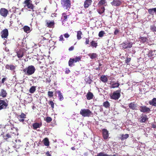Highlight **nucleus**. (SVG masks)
<instances>
[{"label": "nucleus", "instance_id": "obj_24", "mask_svg": "<svg viewBox=\"0 0 156 156\" xmlns=\"http://www.w3.org/2000/svg\"><path fill=\"white\" fill-rule=\"evenodd\" d=\"M107 2L106 0H101L99 1L98 4V7L102 6V5L105 6V4H106Z\"/></svg>", "mask_w": 156, "mask_h": 156}, {"label": "nucleus", "instance_id": "obj_18", "mask_svg": "<svg viewBox=\"0 0 156 156\" xmlns=\"http://www.w3.org/2000/svg\"><path fill=\"white\" fill-rule=\"evenodd\" d=\"M8 106V104L5 101L0 100V110L5 108Z\"/></svg>", "mask_w": 156, "mask_h": 156}, {"label": "nucleus", "instance_id": "obj_25", "mask_svg": "<svg viewBox=\"0 0 156 156\" xmlns=\"http://www.w3.org/2000/svg\"><path fill=\"white\" fill-rule=\"evenodd\" d=\"M95 156H117L116 154L113 155H109L103 152H101L98 153L97 155Z\"/></svg>", "mask_w": 156, "mask_h": 156}, {"label": "nucleus", "instance_id": "obj_52", "mask_svg": "<svg viewBox=\"0 0 156 156\" xmlns=\"http://www.w3.org/2000/svg\"><path fill=\"white\" fill-rule=\"evenodd\" d=\"M119 30L118 29H115V30L114 33V35H117L119 33Z\"/></svg>", "mask_w": 156, "mask_h": 156}, {"label": "nucleus", "instance_id": "obj_56", "mask_svg": "<svg viewBox=\"0 0 156 156\" xmlns=\"http://www.w3.org/2000/svg\"><path fill=\"white\" fill-rule=\"evenodd\" d=\"M64 36L65 38H68L69 37V35L68 33H65L64 34Z\"/></svg>", "mask_w": 156, "mask_h": 156}, {"label": "nucleus", "instance_id": "obj_2", "mask_svg": "<svg viewBox=\"0 0 156 156\" xmlns=\"http://www.w3.org/2000/svg\"><path fill=\"white\" fill-rule=\"evenodd\" d=\"M31 0H25L23 2L25 7H27L29 11H32L33 12L35 11V6L32 3Z\"/></svg>", "mask_w": 156, "mask_h": 156}, {"label": "nucleus", "instance_id": "obj_61", "mask_svg": "<svg viewBox=\"0 0 156 156\" xmlns=\"http://www.w3.org/2000/svg\"><path fill=\"white\" fill-rule=\"evenodd\" d=\"M56 14L55 13H53V14H51V16H52V17H53L54 16H56Z\"/></svg>", "mask_w": 156, "mask_h": 156}, {"label": "nucleus", "instance_id": "obj_28", "mask_svg": "<svg viewBox=\"0 0 156 156\" xmlns=\"http://www.w3.org/2000/svg\"><path fill=\"white\" fill-rule=\"evenodd\" d=\"M18 58H21L23 56L24 53L22 51H19L16 52Z\"/></svg>", "mask_w": 156, "mask_h": 156}, {"label": "nucleus", "instance_id": "obj_58", "mask_svg": "<svg viewBox=\"0 0 156 156\" xmlns=\"http://www.w3.org/2000/svg\"><path fill=\"white\" fill-rule=\"evenodd\" d=\"M73 49H74V47L71 46L69 49V51H71L73 50Z\"/></svg>", "mask_w": 156, "mask_h": 156}, {"label": "nucleus", "instance_id": "obj_27", "mask_svg": "<svg viewBox=\"0 0 156 156\" xmlns=\"http://www.w3.org/2000/svg\"><path fill=\"white\" fill-rule=\"evenodd\" d=\"M139 39L140 42L143 43H145L148 41V38L147 37H140Z\"/></svg>", "mask_w": 156, "mask_h": 156}, {"label": "nucleus", "instance_id": "obj_10", "mask_svg": "<svg viewBox=\"0 0 156 156\" xmlns=\"http://www.w3.org/2000/svg\"><path fill=\"white\" fill-rule=\"evenodd\" d=\"M8 13V11L6 9L2 8L0 9V14L2 16L6 17L7 16Z\"/></svg>", "mask_w": 156, "mask_h": 156}, {"label": "nucleus", "instance_id": "obj_26", "mask_svg": "<svg viewBox=\"0 0 156 156\" xmlns=\"http://www.w3.org/2000/svg\"><path fill=\"white\" fill-rule=\"evenodd\" d=\"M100 80L103 83H106L107 82L108 79L105 75H102L100 78Z\"/></svg>", "mask_w": 156, "mask_h": 156}, {"label": "nucleus", "instance_id": "obj_37", "mask_svg": "<svg viewBox=\"0 0 156 156\" xmlns=\"http://www.w3.org/2000/svg\"><path fill=\"white\" fill-rule=\"evenodd\" d=\"M85 82H86V84H90L91 83V82H92V80L89 77H87V78H86L85 79Z\"/></svg>", "mask_w": 156, "mask_h": 156}, {"label": "nucleus", "instance_id": "obj_62", "mask_svg": "<svg viewBox=\"0 0 156 156\" xmlns=\"http://www.w3.org/2000/svg\"><path fill=\"white\" fill-rule=\"evenodd\" d=\"M71 149L73 150H75V148L74 147H72L71 148Z\"/></svg>", "mask_w": 156, "mask_h": 156}, {"label": "nucleus", "instance_id": "obj_29", "mask_svg": "<svg viewBox=\"0 0 156 156\" xmlns=\"http://www.w3.org/2000/svg\"><path fill=\"white\" fill-rule=\"evenodd\" d=\"M141 119L140 120V122H145L148 119V118L147 117L146 115H145L141 117Z\"/></svg>", "mask_w": 156, "mask_h": 156}, {"label": "nucleus", "instance_id": "obj_16", "mask_svg": "<svg viewBox=\"0 0 156 156\" xmlns=\"http://www.w3.org/2000/svg\"><path fill=\"white\" fill-rule=\"evenodd\" d=\"M16 66L14 65L13 64H7L5 66V69L10 70L11 71H14L16 69Z\"/></svg>", "mask_w": 156, "mask_h": 156}, {"label": "nucleus", "instance_id": "obj_38", "mask_svg": "<svg viewBox=\"0 0 156 156\" xmlns=\"http://www.w3.org/2000/svg\"><path fill=\"white\" fill-rule=\"evenodd\" d=\"M36 90V87L34 86H33L31 87L30 90L29 92L31 93H33Z\"/></svg>", "mask_w": 156, "mask_h": 156}, {"label": "nucleus", "instance_id": "obj_43", "mask_svg": "<svg viewBox=\"0 0 156 156\" xmlns=\"http://www.w3.org/2000/svg\"><path fill=\"white\" fill-rule=\"evenodd\" d=\"M150 30L153 32H156V27L155 25L150 26Z\"/></svg>", "mask_w": 156, "mask_h": 156}, {"label": "nucleus", "instance_id": "obj_7", "mask_svg": "<svg viewBox=\"0 0 156 156\" xmlns=\"http://www.w3.org/2000/svg\"><path fill=\"white\" fill-rule=\"evenodd\" d=\"M16 115L20 122H24V119L26 118V115L24 113L22 112L20 115L17 114Z\"/></svg>", "mask_w": 156, "mask_h": 156}, {"label": "nucleus", "instance_id": "obj_17", "mask_svg": "<svg viewBox=\"0 0 156 156\" xmlns=\"http://www.w3.org/2000/svg\"><path fill=\"white\" fill-rule=\"evenodd\" d=\"M129 106L131 109L133 110H137L138 108L137 105L135 104L134 102L129 103Z\"/></svg>", "mask_w": 156, "mask_h": 156}, {"label": "nucleus", "instance_id": "obj_34", "mask_svg": "<svg viewBox=\"0 0 156 156\" xmlns=\"http://www.w3.org/2000/svg\"><path fill=\"white\" fill-rule=\"evenodd\" d=\"M88 55L91 59H94L97 57L98 55L95 53H93L89 54Z\"/></svg>", "mask_w": 156, "mask_h": 156}, {"label": "nucleus", "instance_id": "obj_31", "mask_svg": "<svg viewBox=\"0 0 156 156\" xmlns=\"http://www.w3.org/2000/svg\"><path fill=\"white\" fill-rule=\"evenodd\" d=\"M24 31L26 33H29L30 31V28L27 26H25L23 27Z\"/></svg>", "mask_w": 156, "mask_h": 156}, {"label": "nucleus", "instance_id": "obj_30", "mask_svg": "<svg viewBox=\"0 0 156 156\" xmlns=\"http://www.w3.org/2000/svg\"><path fill=\"white\" fill-rule=\"evenodd\" d=\"M149 102L150 105L156 106V98H153V99L150 101Z\"/></svg>", "mask_w": 156, "mask_h": 156}, {"label": "nucleus", "instance_id": "obj_22", "mask_svg": "<svg viewBox=\"0 0 156 156\" xmlns=\"http://www.w3.org/2000/svg\"><path fill=\"white\" fill-rule=\"evenodd\" d=\"M7 94L6 91L4 89H2L0 92V96L3 98L6 97Z\"/></svg>", "mask_w": 156, "mask_h": 156}, {"label": "nucleus", "instance_id": "obj_39", "mask_svg": "<svg viewBox=\"0 0 156 156\" xmlns=\"http://www.w3.org/2000/svg\"><path fill=\"white\" fill-rule=\"evenodd\" d=\"M119 85L120 84L118 82L112 84L111 86V87L113 88L118 87Z\"/></svg>", "mask_w": 156, "mask_h": 156}, {"label": "nucleus", "instance_id": "obj_13", "mask_svg": "<svg viewBox=\"0 0 156 156\" xmlns=\"http://www.w3.org/2000/svg\"><path fill=\"white\" fill-rule=\"evenodd\" d=\"M1 37L2 38H6L8 36V31L7 29H5L1 32Z\"/></svg>", "mask_w": 156, "mask_h": 156}, {"label": "nucleus", "instance_id": "obj_51", "mask_svg": "<svg viewBox=\"0 0 156 156\" xmlns=\"http://www.w3.org/2000/svg\"><path fill=\"white\" fill-rule=\"evenodd\" d=\"M59 41H64V39L63 38V36L62 35H61L59 37Z\"/></svg>", "mask_w": 156, "mask_h": 156}, {"label": "nucleus", "instance_id": "obj_50", "mask_svg": "<svg viewBox=\"0 0 156 156\" xmlns=\"http://www.w3.org/2000/svg\"><path fill=\"white\" fill-rule=\"evenodd\" d=\"M48 104L51 105V107L52 108H54V103L52 101H50L48 102Z\"/></svg>", "mask_w": 156, "mask_h": 156}, {"label": "nucleus", "instance_id": "obj_53", "mask_svg": "<svg viewBox=\"0 0 156 156\" xmlns=\"http://www.w3.org/2000/svg\"><path fill=\"white\" fill-rule=\"evenodd\" d=\"M89 38L88 37V38H86V41H85V44H89Z\"/></svg>", "mask_w": 156, "mask_h": 156}, {"label": "nucleus", "instance_id": "obj_20", "mask_svg": "<svg viewBox=\"0 0 156 156\" xmlns=\"http://www.w3.org/2000/svg\"><path fill=\"white\" fill-rule=\"evenodd\" d=\"M12 135L8 133L6 135L3 136V137L4 140H5L6 141L8 142L10 141L12 139Z\"/></svg>", "mask_w": 156, "mask_h": 156}, {"label": "nucleus", "instance_id": "obj_48", "mask_svg": "<svg viewBox=\"0 0 156 156\" xmlns=\"http://www.w3.org/2000/svg\"><path fill=\"white\" fill-rule=\"evenodd\" d=\"M48 97H52L53 96V92L52 91H49L48 92Z\"/></svg>", "mask_w": 156, "mask_h": 156}, {"label": "nucleus", "instance_id": "obj_33", "mask_svg": "<svg viewBox=\"0 0 156 156\" xmlns=\"http://www.w3.org/2000/svg\"><path fill=\"white\" fill-rule=\"evenodd\" d=\"M148 12L150 14H153L154 12L156 13V8L150 9H148Z\"/></svg>", "mask_w": 156, "mask_h": 156}, {"label": "nucleus", "instance_id": "obj_32", "mask_svg": "<svg viewBox=\"0 0 156 156\" xmlns=\"http://www.w3.org/2000/svg\"><path fill=\"white\" fill-rule=\"evenodd\" d=\"M44 144L45 146H48L49 145L48 139L47 138H45L43 140Z\"/></svg>", "mask_w": 156, "mask_h": 156}, {"label": "nucleus", "instance_id": "obj_6", "mask_svg": "<svg viewBox=\"0 0 156 156\" xmlns=\"http://www.w3.org/2000/svg\"><path fill=\"white\" fill-rule=\"evenodd\" d=\"M121 45L123 49H126L132 48L133 43L132 42L128 41L127 42H123Z\"/></svg>", "mask_w": 156, "mask_h": 156}, {"label": "nucleus", "instance_id": "obj_9", "mask_svg": "<svg viewBox=\"0 0 156 156\" xmlns=\"http://www.w3.org/2000/svg\"><path fill=\"white\" fill-rule=\"evenodd\" d=\"M45 26L48 27L49 28H53L54 27L55 23L54 21H50L46 20H45Z\"/></svg>", "mask_w": 156, "mask_h": 156}, {"label": "nucleus", "instance_id": "obj_4", "mask_svg": "<svg viewBox=\"0 0 156 156\" xmlns=\"http://www.w3.org/2000/svg\"><path fill=\"white\" fill-rule=\"evenodd\" d=\"M61 3L62 6L66 9L69 10V9L71 8L70 0H61Z\"/></svg>", "mask_w": 156, "mask_h": 156}, {"label": "nucleus", "instance_id": "obj_47", "mask_svg": "<svg viewBox=\"0 0 156 156\" xmlns=\"http://www.w3.org/2000/svg\"><path fill=\"white\" fill-rule=\"evenodd\" d=\"M52 118L50 117H46L45 121L47 123H49L52 121Z\"/></svg>", "mask_w": 156, "mask_h": 156}, {"label": "nucleus", "instance_id": "obj_54", "mask_svg": "<svg viewBox=\"0 0 156 156\" xmlns=\"http://www.w3.org/2000/svg\"><path fill=\"white\" fill-rule=\"evenodd\" d=\"M7 79L6 77L3 78L2 80V83L4 84L5 81Z\"/></svg>", "mask_w": 156, "mask_h": 156}, {"label": "nucleus", "instance_id": "obj_12", "mask_svg": "<svg viewBox=\"0 0 156 156\" xmlns=\"http://www.w3.org/2000/svg\"><path fill=\"white\" fill-rule=\"evenodd\" d=\"M102 134L103 138L104 140H106L108 139V132L107 129H102Z\"/></svg>", "mask_w": 156, "mask_h": 156}, {"label": "nucleus", "instance_id": "obj_44", "mask_svg": "<svg viewBox=\"0 0 156 156\" xmlns=\"http://www.w3.org/2000/svg\"><path fill=\"white\" fill-rule=\"evenodd\" d=\"M103 106L105 108H108L109 107L110 104L108 101H106L103 103Z\"/></svg>", "mask_w": 156, "mask_h": 156}, {"label": "nucleus", "instance_id": "obj_5", "mask_svg": "<svg viewBox=\"0 0 156 156\" xmlns=\"http://www.w3.org/2000/svg\"><path fill=\"white\" fill-rule=\"evenodd\" d=\"M82 57L80 56L76 57L75 58H70L68 62V64L70 67H72L74 65V63L79 62L81 60Z\"/></svg>", "mask_w": 156, "mask_h": 156}, {"label": "nucleus", "instance_id": "obj_63", "mask_svg": "<svg viewBox=\"0 0 156 156\" xmlns=\"http://www.w3.org/2000/svg\"><path fill=\"white\" fill-rule=\"evenodd\" d=\"M96 70H100V67H98V68H96Z\"/></svg>", "mask_w": 156, "mask_h": 156}, {"label": "nucleus", "instance_id": "obj_36", "mask_svg": "<svg viewBox=\"0 0 156 156\" xmlns=\"http://www.w3.org/2000/svg\"><path fill=\"white\" fill-rule=\"evenodd\" d=\"M82 34V32L81 31L79 30L77 31V39L79 40L81 38V35Z\"/></svg>", "mask_w": 156, "mask_h": 156}, {"label": "nucleus", "instance_id": "obj_21", "mask_svg": "<svg viewBox=\"0 0 156 156\" xmlns=\"http://www.w3.org/2000/svg\"><path fill=\"white\" fill-rule=\"evenodd\" d=\"M42 126V123L35 122L32 124L33 129H37V128H40Z\"/></svg>", "mask_w": 156, "mask_h": 156}, {"label": "nucleus", "instance_id": "obj_59", "mask_svg": "<svg viewBox=\"0 0 156 156\" xmlns=\"http://www.w3.org/2000/svg\"><path fill=\"white\" fill-rule=\"evenodd\" d=\"M28 98H26V100H24V101H26L28 103H29L30 102H31V101H32V100H31L30 101H28L27 100V99H28Z\"/></svg>", "mask_w": 156, "mask_h": 156}, {"label": "nucleus", "instance_id": "obj_40", "mask_svg": "<svg viewBox=\"0 0 156 156\" xmlns=\"http://www.w3.org/2000/svg\"><path fill=\"white\" fill-rule=\"evenodd\" d=\"M91 46L93 47L96 48L98 46V44L95 41H92L90 42Z\"/></svg>", "mask_w": 156, "mask_h": 156}, {"label": "nucleus", "instance_id": "obj_42", "mask_svg": "<svg viewBox=\"0 0 156 156\" xmlns=\"http://www.w3.org/2000/svg\"><path fill=\"white\" fill-rule=\"evenodd\" d=\"M58 94V97L59 98H63V96L62 95V94L61 92L59 91H56L55 93V94H56L55 96H57V94Z\"/></svg>", "mask_w": 156, "mask_h": 156}, {"label": "nucleus", "instance_id": "obj_14", "mask_svg": "<svg viewBox=\"0 0 156 156\" xmlns=\"http://www.w3.org/2000/svg\"><path fill=\"white\" fill-rule=\"evenodd\" d=\"M120 90H116L113 93L111 98H119L120 96Z\"/></svg>", "mask_w": 156, "mask_h": 156}, {"label": "nucleus", "instance_id": "obj_55", "mask_svg": "<svg viewBox=\"0 0 156 156\" xmlns=\"http://www.w3.org/2000/svg\"><path fill=\"white\" fill-rule=\"evenodd\" d=\"M65 72L66 73L68 74L70 72V71L69 70V69L66 68Z\"/></svg>", "mask_w": 156, "mask_h": 156}, {"label": "nucleus", "instance_id": "obj_46", "mask_svg": "<svg viewBox=\"0 0 156 156\" xmlns=\"http://www.w3.org/2000/svg\"><path fill=\"white\" fill-rule=\"evenodd\" d=\"M105 32L104 31H101L99 32L98 34V36L100 37H102L103 36L104 34H105Z\"/></svg>", "mask_w": 156, "mask_h": 156}, {"label": "nucleus", "instance_id": "obj_15", "mask_svg": "<svg viewBox=\"0 0 156 156\" xmlns=\"http://www.w3.org/2000/svg\"><path fill=\"white\" fill-rule=\"evenodd\" d=\"M111 4L112 6H119L122 4V2L120 0H113Z\"/></svg>", "mask_w": 156, "mask_h": 156}, {"label": "nucleus", "instance_id": "obj_1", "mask_svg": "<svg viewBox=\"0 0 156 156\" xmlns=\"http://www.w3.org/2000/svg\"><path fill=\"white\" fill-rule=\"evenodd\" d=\"M36 70L34 66L30 65L23 69V71L26 75H30L34 73Z\"/></svg>", "mask_w": 156, "mask_h": 156}, {"label": "nucleus", "instance_id": "obj_64", "mask_svg": "<svg viewBox=\"0 0 156 156\" xmlns=\"http://www.w3.org/2000/svg\"><path fill=\"white\" fill-rule=\"evenodd\" d=\"M102 66V64L101 63H99V66Z\"/></svg>", "mask_w": 156, "mask_h": 156}, {"label": "nucleus", "instance_id": "obj_57", "mask_svg": "<svg viewBox=\"0 0 156 156\" xmlns=\"http://www.w3.org/2000/svg\"><path fill=\"white\" fill-rule=\"evenodd\" d=\"M47 156H51V154H50V152L49 151H47L45 154Z\"/></svg>", "mask_w": 156, "mask_h": 156}, {"label": "nucleus", "instance_id": "obj_3", "mask_svg": "<svg viewBox=\"0 0 156 156\" xmlns=\"http://www.w3.org/2000/svg\"><path fill=\"white\" fill-rule=\"evenodd\" d=\"M80 114L83 117H89L93 115V113L89 109H81L80 112Z\"/></svg>", "mask_w": 156, "mask_h": 156}, {"label": "nucleus", "instance_id": "obj_41", "mask_svg": "<svg viewBox=\"0 0 156 156\" xmlns=\"http://www.w3.org/2000/svg\"><path fill=\"white\" fill-rule=\"evenodd\" d=\"M86 98H93L94 95L93 93L90 92H88L86 96Z\"/></svg>", "mask_w": 156, "mask_h": 156}, {"label": "nucleus", "instance_id": "obj_49", "mask_svg": "<svg viewBox=\"0 0 156 156\" xmlns=\"http://www.w3.org/2000/svg\"><path fill=\"white\" fill-rule=\"evenodd\" d=\"M131 58L130 57H127L125 60V62L126 63H128L131 61Z\"/></svg>", "mask_w": 156, "mask_h": 156}, {"label": "nucleus", "instance_id": "obj_8", "mask_svg": "<svg viewBox=\"0 0 156 156\" xmlns=\"http://www.w3.org/2000/svg\"><path fill=\"white\" fill-rule=\"evenodd\" d=\"M71 14V13L70 12L68 13L65 12L63 13L62 16V23L66 21L67 19Z\"/></svg>", "mask_w": 156, "mask_h": 156}, {"label": "nucleus", "instance_id": "obj_35", "mask_svg": "<svg viewBox=\"0 0 156 156\" xmlns=\"http://www.w3.org/2000/svg\"><path fill=\"white\" fill-rule=\"evenodd\" d=\"M129 137V135L127 134H126L124 135L122 134L121 135V137L120 138L122 140H124L125 139H126Z\"/></svg>", "mask_w": 156, "mask_h": 156}, {"label": "nucleus", "instance_id": "obj_23", "mask_svg": "<svg viewBox=\"0 0 156 156\" xmlns=\"http://www.w3.org/2000/svg\"><path fill=\"white\" fill-rule=\"evenodd\" d=\"M98 9H97V12L99 14H101L103 13L105 11V9L104 6L98 7Z\"/></svg>", "mask_w": 156, "mask_h": 156}, {"label": "nucleus", "instance_id": "obj_60", "mask_svg": "<svg viewBox=\"0 0 156 156\" xmlns=\"http://www.w3.org/2000/svg\"><path fill=\"white\" fill-rule=\"evenodd\" d=\"M51 81V80L49 79V80H48V79H46V82L48 83H50Z\"/></svg>", "mask_w": 156, "mask_h": 156}, {"label": "nucleus", "instance_id": "obj_19", "mask_svg": "<svg viewBox=\"0 0 156 156\" xmlns=\"http://www.w3.org/2000/svg\"><path fill=\"white\" fill-rule=\"evenodd\" d=\"M92 0H86L84 2L83 5L85 8H88L90 6L92 3Z\"/></svg>", "mask_w": 156, "mask_h": 156}, {"label": "nucleus", "instance_id": "obj_45", "mask_svg": "<svg viewBox=\"0 0 156 156\" xmlns=\"http://www.w3.org/2000/svg\"><path fill=\"white\" fill-rule=\"evenodd\" d=\"M153 51H150L147 54V56L148 57L151 58L154 56V54H153Z\"/></svg>", "mask_w": 156, "mask_h": 156}, {"label": "nucleus", "instance_id": "obj_11", "mask_svg": "<svg viewBox=\"0 0 156 156\" xmlns=\"http://www.w3.org/2000/svg\"><path fill=\"white\" fill-rule=\"evenodd\" d=\"M140 111L144 113H149L151 111L150 108L147 107L145 105L140 106Z\"/></svg>", "mask_w": 156, "mask_h": 156}]
</instances>
